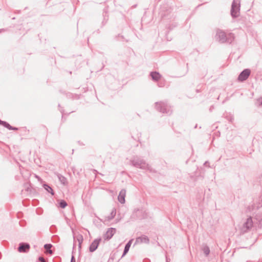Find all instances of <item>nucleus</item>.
I'll use <instances>...</instances> for the list:
<instances>
[{"label": "nucleus", "mask_w": 262, "mask_h": 262, "mask_svg": "<svg viewBox=\"0 0 262 262\" xmlns=\"http://www.w3.org/2000/svg\"><path fill=\"white\" fill-rule=\"evenodd\" d=\"M149 238L145 235H142L141 236L138 237L136 238V241H135L134 245L138 244H141V243L149 244Z\"/></svg>", "instance_id": "9d476101"}, {"label": "nucleus", "mask_w": 262, "mask_h": 262, "mask_svg": "<svg viewBox=\"0 0 262 262\" xmlns=\"http://www.w3.org/2000/svg\"><path fill=\"white\" fill-rule=\"evenodd\" d=\"M116 209L115 208H114L112 211H111L110 215H108L107 218V221H110L111 220H112L114 218V217L116 215Z\"/></svg>", "instance_id": "6ab92c4d"}, {"label": "nucleus", "mask_w": 262, "mask_h": 262, "mask_svg": "<svg viewBox=\"0 0 262 262\" xmlns=\"http://www.w3.org/2000/svg\"><path fill=\"white\" fill-rule=\"evenodd\" d=\"M57 176L59 181L62 184L64 185H66L68 184L67 179L65 177L63 176L62 175L59 173H58Z\"/></svg>", "instance_id": "4468645a"}, {"label": "nucleus", "mask_w": 262, "mask_h": 262, "mask_svg": "<svg viewBox=\"0 0 262 262\" xmlns=\"http://www.w3.org/2000/svg\"><path fill=\"white\" fill-rule=\"evenodd\" d=\"M36 212L38 214H40L41 213V212H39V209H36Z\"/></svg>", "instance_id": "e433bc0d"}, {"label": "nucleus", "mask_w": 262, "mask_h": 262, "mask_svg": "<svg viewBox=\"0 0 262 262\" xmlns=\"http://www.w3.org/2000/svg\"><path fill=\"white\" fill-rule=\"evenodd\" d=\"M25 223L24 222H23V221H20L19 222V225L21 226H25Z\"/></svg>", "instance_id": "473e14b6"}, {"label": "nucleus", "mask_w": 262, "mask_h": 262, "mask_svg": "<svg viewBox=\"0 0 262 262\" xmlns=\"http://www.w3.org/2000/svg\"><path fill=\"white\" fill-rule=\"evenodd\" d=\"M169 261V260H168L167 258L166 257V262Z\"/></svg>", "instance_id": "a19ab883"}, {"label": "nucleus", "mask_w": 262, "mask_h": 262, "mask_svg": "<svg viewBox=\"0 0 262 262\" xmlns=\"http://www.w3.org/2000/svg\"><path fill=\"white\" fill-rule=\"evenodd\" d=\"M133 239H130L125 245V247L123 252L122 255L121 256V258L124 257L129 251V248L131 246V245L132 244V242L133 241Z\"/></svg>", "instance_id": "f8f14e48"}, {"label": "nucleus", "mask_w": 262, "mask_h": 262, "mask_svg": "<svg viewBox=\"0 0 262 262\" xmlns=\"http://www.w3.org/2000/svg\"><path fill=\"white\" fill-rule=\"evenodd\" d=\"M253 226V221L251 217H248L246 222L243 224L242 230L244 232H247Z\"/></svg>", "instance_id": "423d86ee"}, {"label": "nucleus", "mask_w": 262, "mask_h": 262, "mask_svg": "<svg viewBox=\"0 0 262 262\" xmlns=\"http://www.w3.org/2000/svg\"><path fill=\"white\" fill-rule=\"evenodd\" d=\"M59 206L63 209L64 208H66L67 205H68V204L66 202V201L64 200H60L59 202Z\"/></svg>", "instance_id": "aec40b11"}, {"label": "nucleus", "mask_w": 262, "mask_h": 262, "mask_svg": "<svg viewBox=\"0 0 262 262\" xmlns=\"http://www.w3.org/2000/svg\"><path fill=\"white\" fill-rule=\"evenodd\" d=\"M150 76L152 79L155 81H158L161 77V75L160 73L156 71L151 72L150 73Z\"/></svg>", "instance_id": "ddd939ff"}, {"label": "nucleus", "mask_w": 262, "mask_h": 262, "mask_svg": "<svg viewBox=\"0 0 262 262\" xmlns=\"http://www.w3.org/2000/svg\"><path fill=\"white\" fill-rule=\"evenodd\" d=\"M210 110H212V107H210Z\"/></svg>", "instance_id": "a18cd8bd"}, {"label": "nucleus", "mask_w": 262, "mask_h": 262, "mask_svg": "<svg viewBox=\"0 0 262 262\" xmlns=\"http://www.w3.org/2000/svg\"><path fill=\"white\" fill-rule=\"evenodd\" d=\"M126 195V190L124 189H122L119 192V195L118 196V201L121 204H124L125 202V198Z\"/></svg>", "instance_id": "9b49d317"}, {"label": "nucleus", "mask_w": 262, "mask_h": 262, "mask_svg": "<svg viewBox=\"0 0 262 262\" xmlns=\"http://www.w3.org/2000/svg\"><path fill=\"white\" fill-rule=\"evenodd\" d=\"M38 201L37 200H33L32 201V203L34 205H36L38 204Z\"/></svg>", "instance_id": "c85d7f7f"}, {"label": "nucleus", "mask_w": 262, "mask_h": 262, "mask_svg": "<svg viewBox=\"0 0 262 262\" xmlns=\"http://www.w3.org/2000/svg\"><path fill=\"white\" fill-rule=\"evenodd\" d=\"M52 246V245L51 244H46L43 246L45 249L48 252V253L51 255L53 254V251L51 249Z\"/></svg>", "instance_id": "dca6fc26"}, {"label": "nucleus", "mask_w": 262, "mask_h": 262, "mask_svg": "<svg viewBox=\"0 0 262 262\" xmlns=\"http://www.w3.org/2000/svg\"><path fill=\"white\" fill-rule=\"evenodd\" d=\"M70 262H76V260L75 257L73 255H72L71 261Z\"/></svg>", "instance_id": "cd10ccee"}, {"label": "nucleus", "mask_w": 262, "mask_h": 262, "mask_svg": "<svg viewBox=\"0 0 262 262\" xmlns=\"http://www.w3.org/2000/svg\"><path fill=\"white\" fill-rule=\"evenodd\" d=\"M60 92L62 93V94H66L67 97H68V98L71 97L72 96V94L71 93H66L64 92H62L61 91H60Z\"/></svg>", "instance_id": "393cba45"}, {"label": "nucleus", "mask_w": 262, "mask_h": 262, "mask_svg": "<svg viewBox=\"0 0 262 262\" xmlns=\"http://www.w3.org/2000/svg\"><path fill=\"white\" fill-rule=\"evenodd\" d=\"M155 108L158 112L170 115L172 113L171 106L166 101H159L155 103Z\"/></svg>", "instance_id": "7ed1b4c3"}, {"label": "nucleus", "mask_w": 262, "mask_h": 262, "mask_svg": "<svg viewBox=\"0 0 262 262\" xmlns=\"http://www.w3.org/2000/svg\"><path fill=\"white\" fill-rule=\"evenodd\" d=\"M210 110H212V107H210Z\"/></svg>", "instance_id": "c03bdc74"}, {"label": "nucleus", "mask_w": 262, "mask_h": 262, "mask_svg": "<svg viewBox=\"0 0 262 262\" xmlns=\"http://www.w3.org/2000/svg\"><path fill=\"white\" fill-rule=\"evenodd\" d=\"M58 107H60V104H58Z\"/></svg>", "instance_id": "de8ad7c7"}, {"label": "nucleus", "mask_w": 262, "mask_h": 262, "mask_svg": "<svg viewBox=\"0 0 262 262\" xmlns=\"http://www.w3.org/2000/svg\"><path fill=\"white\" fill-rule=\"evenodd\" d=\"M247 262H252V261H247Z\"/></svg>", "instance_id": "09e8293b"}, {"label": "nucleus", "mask_w": 262, "mask_h": 262, "mask_svg": "<svg viewBox=\"0 0 262 262\" xmlns=\"http://www.w3.org/2000/svg\"><path fill=\"white\" fill-rule=\"evenodd\" d=\"M102 239L101 237L94 239L89 246V251L93 252L96 250Z\"/></svg>", "instance_id": "0eeeda50"}, {"label": "nucleus", "mask_w": 262, "mask_h": 262, "mask_svg": "<svg viewBox=\"0 0 262 262\" xmlns=\"http://www.w3.org/2000/svg\"><path fill=\"white\" fill-rule=\"evenodd\" d=\"M210 110H212V107H210Z\"/></svg>", "instance_id": "49530a36"}, {"label": "nucleus", "mask_w": 262, "mask_h": 262, "mask_svg": "<svg viewBox=\"0 0 262 262\" xmlns=\"http://www.w3.org/2000/svg\"><path fill=\"white\" fill-rule=\"evenodd\" d=\"M129 163L131 165L138 168L143 170L152 171L151 167L146 163V161L138 156H134L130 160Z\"/></svg>", "instance_id": "f03ea898"}, {"label": "nucleus", "mask_w": 262, "mask_h": 262, "mask_svg": "<svg viewBox=\"0 0 262 262\" xmlns=\"http://www.w3.org/2000/svg\"><path fill=\"white\" fill-rule=\"evenodd\" d=\"M214 38L215 40L220 43L231 44L234 41L235 36L232 33H227L224 30L217 28Z\"/></svg>", "instance_id": "f257e3e1"}, {"label": "nucleus", "mask_w": 262, "mask_h": 262, "mask_svg": "<svg viewBox=\"0 0 262 262\" xmlns=\"http://www.w3.org/2000/svg\"><path fill=\"white\" fill-rule=\"evenodd\" d=\"M169 261V260H168L167 258L166 257V262Z\"/></svg>", "instance_id": "79ce46f5"}, {"label": "nucleus", "mask_w": 262, "mask_h": 262, "mask_svg": "<svg viewBox=\"0 0 262 262\" xmlns=\"http://www.w3.org/2000/svg\"><path fill=\"white\" fill-rule=\"evenodd\" d=\"M251 74V70L249 69H245L242 71L237 77L239 82H244L246 80Z\"/></svg>", "instance_id": "39448f33"}, {"label": "nucleus", "mask_w": 262, "mask_h": 262, "mask_svg": "<svg viewBox=\"0 0 262 262\" xmlns=\"http://www.w3.org/2000/svg\"><path fill=\"white\" fill-rule=\"evenodd\" d=\"M57 230V227L55 225H52L50 228V231L52 233H55Z\"/></svg>", "instance_id": "5701e85b"}, {"label": "nucleus", "mask_w": 262, "mask_h": 262, "mask_svg": "<svg viewBox=\"0 0 262 262\" xmlns=\"http://www.w3.org/2000/svg\"><path fill=\"white\" fill-rule=\"evenodd\" d=\"M204 165L205 166H209V163L208 161H206L204 163Z\"/></svg>", "instance_id": "2f4dec72"}, {"label": "nucleus", "mask_w": 262, "mask_h": 262, "mask_svg": "<svg viewBox=\"0 0 262 262\" xmlns=\"http://www.w3.org/2000/svg\"><path fill=\"white\" fill-rule=\"evenodd\" d=\"M0 125L7 128L9 130H10V128H12V126L9 123H8L7 122L5 121H2V120H0Z\"/></svg>", "instance_id": "a211bd4d"}, {"label": "nucleus", "mask_w": 262, "mask_h": 262, "mask_svg": "<svg viewBox=\"0 0 262 262\" xmlns=\"http://www.w3.org/2000/svg\"><path fill=\"white\" fill-rule=\"evenodd\" d=\"M29 187L27 188H26V190H27V191H29Z\"/></svg>", "instance_id": "ea45409f"}, {"label": "nucleus", "mask_w": 262, "mask_h": 262, "mask_svg": "<svg viewBox=\"0 0 262 262\" xmlns=\"http://www.w3.org/2000/svg\"><path fill=\"white\" fill-rule=\"evenodd\" d=\"M39 262H46L42 256H39L38 257Z\"/></svg>", "instance_id": "a878e982"}, {"label": "nucleus", "mask_w": 262, "mask_h": 262, "mask_svg": "<svg viewBox=\"0 0 262 262\" xmlns=\"http://www.w3.org/2000/svg\"><path fill=\"white\" fill-rule=\"evenodd\" d=\"M30 248L29 244L27 243H20L19 244L18 251L21 253H26Z\"/></svg>", "instance_id": "1a4fd4ad"}, {"label": "nucleus", "mask_w": 262, "mask_h": 262, "mask_svg": "<svg viewBox=\"0 0 262 262\" xmlns=\"http://www.w3.org/2000/svg\"><path fill=\"white\" fill-rule=\"evenodd\" d=\"M1 257H2V254H1V253H0V259L1 258Z\"/></svg>", "instance_id": "37998d69"}, {"label": "nucleus", "mask_w": 262, "mask_h": 262, "mask_svg": "<svg viewBox=\"0 0 262 262\" xmlns=\"http://www.w3.org/2000/svg\"><path fill=\"white\" fill-rule=\"evenodd\" d=\"M26 202H27V201H26V200H24L23 201V204L24 206H27L28 205Z\"/></svg>", "instance_id": "f704fd0d"}, {"label": "nucleus", "mask_w": 262, "mask_h": 262, "mask_svg": "<svg viewBox=\"0 0 262 262\" xmlns=\"http://www.w3.org/2000/svg\"><path fill=\"white\" fill-rule=\"evenodd\" d=\"M21 216H22V213H21V212H18V213H17V217H18V218L21 217Z\"/></svg>", "instance_id": "72a5a7b5"}, {"label": "nucleus", "mask_w": 262, "mask_h": 262, "mask_svg": "<svg viewBox=\"0 0 262 262\" xmlns=\"http://www.w3.org/2000/svg\"><path fill=\"white\" fill-rule=\"evenodd\" d=\"M257 103H258L259 105H262V98H259L257 100Z\"/></svg>", "instance_id": "bb28decb"}, {"label": "nucleus", "mask_w": 262, "mask_h": 262, "mask_svg": "<svg viewBox=\"0 0 262 262\" xmlns=\"http://www.w3.org/2000/svg\"><path fill=\"white\" fill-rule=\"evenodd\" d=\"M60 112H61V113H63V110H60Z\"/></svg>", "instance_id": "58836bf2"}, {"label": "nucleus", "mask_w": 262, "mask_h": 262, "mask_svg": "<svg viewBox=\"0 0 262 262\" xmlns=\"http://www.w3.org/2000/svg\"><path fill=\"white\" fill-rule=\"evenodd\" d=\"M10 130H18V128L17 127H13L12 126V128H10Z\"/></svg>", "instance_id": "7c9ffc66"}, {"label": "nucleus", "mask_w": 262, "mask_h": 262, "mask_svg": "<svg viewBox=\"0 0 262 262\" xmlns=\"http://www.w3.org/2000/svg\"><path fill=\"white\" fill-rule=\"evenodd\" d=\"M202 250L206 257L208 256L210 252L209 247L206 245H203Z\"/></svg>", "instance_id": "f3484780"}, {"label": "nucleus", "mask_w": 262, "mask_h": 262, "mask_svg": "<svg viewBox=\"0 0 262 262\" xmlns=\"http://www.w3.org/2000/svg\"><path fill=\"white\" fill-rule=\"evenodd\" d=\"M83 240V236L81 234H79L77 236V241H78L79 245H82Z\"/></svg>", "instance_id": "412c9836"}, {"label": "nucleus", "mask_w": 262, "mask_h": 262, "mask_svg": "<svg viewBox=\"0 0 262 262\" xmlns=\"http://www.w3.org/2000/svg\"><path fill=\"white\" fill-rule=\"evenodd\" d=\"M59 237L57 235H53L52 237V241L53 243H58L59 241Z\"/></svg>", "instance_id": "4be33fe9"}, {"label": "nucleus", "mask_w": 262, "mask_h": 262, "mask_svg": "<svg viewBox=\"0 0 262 262\" xmlns=\"http://www.w3.org/2000/svg\"><path fill=\"white\" fill-rule=\"evenodd\" d=\"M226 118L230 122H232L234 120V117L232 115L226 116Z\"/></svg>", "instance_id": "b1692460"}, {"label": "nucleus", "mask_w": 262, "mask_h": 262, "mask_svg": "<svg viewBox=\"0 0 262 262\" xmlns=\"http://www.w3.org/2000/svg\"><path fill=\"white\" fill-rule=\"evenodd\" d=\"M43 188L48 191L49 193H50L52 195H54L55 193L51 188L50 186H49L48 184L45 183L43 184Z\"/></svg>", "instance_id": "2eb2a0df"}, {"label": "nucleus", "mask_w": 262, "mask_h": 262, "mask_svg": "<svg viewBox=\"0 0 262 262\" xmlns=\"http://www.w3.org/2000/svg\"><path fill=\"white\" fill-rule=\"evenodd\" d=\"M116 232V229L114 228H110L104 234L103 237L104 240L108 241L112 238Z\"/></svg>", "instance_id": "6e6552de"}, {"label": "nucleus", "mask_w": 262, "mask_h": 262, "mask_svg": "<svg viewBox=\"0 0 262 262\" xmlns=\"http://www.w3.org/2000/svg\"><path fill=\"white\" fill-rule=\"evenodd\" d=\"M81 249V245H79L78 244V249H79V250L80 251Z\"/></svg>", "instance_id": "4c0bfd02"}, {"label": "nucleus", "mask_w": 262, "mask_h": 262, "mask_svg": "<svg viewBox=\"0 0 262 262\" xmlns=\"http://www.w3.org/2000/svg\"><path fill=\"white\" fill-rule=\"evenodd\" d=\"M240 0H233L231 5L230 14L233 18H236L238 16L240 10Z\"/></svg>", "instance_id": "20e7f679"}, {"label": "nucleus", "mask_w": 262, "mask_h": 262, "mask_svg": "<svg viewBox=\"0 0 262 262\" xmlns=\"http://www.w3.org/2000/svg\"><path fill=\"white\" fill-rule=\"evenodd\" d=\"M75 247H76V244H75V239H74V245H73V247L72 254H73V253H74V250H75Z\"/></svg>", "instance_id": "c756f323"}, {"label": "nucleus", "mask_w": 262, "mask_h": 262, "mask_svg": "<svg viewBox=\"0 0 262 262\" xmlns=\"http://www.w3.org/2000/svg\"><path fill=\"white\" fill-rule=\"evenodd\" d=\"M114 257L113 256L110 257L107 262H110L111 260H113Z\"/></svg>", "instance_id": "c9c22d12"}]
</instances>
